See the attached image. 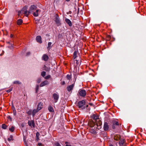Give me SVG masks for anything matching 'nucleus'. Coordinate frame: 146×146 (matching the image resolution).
I'll list each match as a JSON object with an SVG mask.
<instances>
[{
  "label": "nucleus",
  "instance_id": "f257e3e1",
  "mask_svg": "<svg viewBox=\"0 0 146 146\" xmlns=\"http://www.w3.org/2000/svg\"><path fill=\"white\" fill-rule=\"evenodd\" d=\"M28 7L27 6H25L23 7L21 11H19L18 15H20V14L21 13L24 14L27 17L29 15V12L27 10V9Z\"/></svg>",
  "mask_w": 146,
  "mask_h": 146
},
{
  "label": "nucleus",
  "instance_id": "f03ea898",
  "mask_svg": "<svg viewBox=\"0 0 146 146\" xmlns=\"http://www.w3.org/2000/svg\"><path fill=\"white\" fill-rule=\"evenodd\" d=\"M85 104V101L84 100H82L78 102L77 106L79 108H81L82 110H84L86 108V107L84 106Z\"/></svg>",
  "mask_w": 146,
  "mask_h": 146
},
{
  "label": "nucleus",
  "instance_id": "7ed1b4c3",
  "mask_svg": "<svg viewBox=\"0 0 146 146\" xmlns=\"http://www.w3.org/2000/svg\"><path fill=\"white\" fill-rule=\"evenodd\" d=\"M96 125L97 126V128L98 129L102 127V122L101 120L98 119L95 121Z\"/></svg>",
  "mask_w": 146,
  "mask_h": 146
},
{
  "label": "nucleus",
  "instance_id": "20e7f679",
  "mask_svg": "<svg viewBox=\"0 0 146 146\" xmlns=\"http://www.w3.org/2000/svg\"><path fill=\"white\" fill-rule=\"evenodd\" d=\"M78 94L80 96L82 97H84L86 94V92L84 90L80 89L78 91Z\"/></svg>",
  "mask_w": 146,
  "mask_h": 146
},
{
  "label": "nucleus",
  "instance_id": "39448f33",
  "mask_svg": "<svg viewBox=\"0 0 146 146\" xmlns=\"http://www.w3.org/2000/svg\"><path fill=\"white\" fill-rule=\"evenodd\" d=\"M54 21L57 26H59L61 25V23L59 17L57 15L56 16L55 19Z\"/></svg>",
  "mask_w": 146,
  "mask_h": 146
},
{
  "label": "nucleus",
  "instance_id": "423d86ee",
  "mask_svg": "<svg viewBox=\"0 0 146 146\" xmlns=\"http://www.w3.org/2000/svg\"><path fill=\"white\" fill-rule=\"evenodd\" d=\"M52 97L54 99V100L55 103H56L59 98L58 95L56 93H54L52 95Z\"/></svg>",
  "mask_w": 146,
  "mask_h": 146
},
{
  "label": "nucleus",
  "instance_id": "0eeeda50",
  "mask_svg": "<svg viewBox=\"0 0 146 146\" xmlns=\"http://www.w3.org/2000/svg\"><path fill=\"white\" fill-rule=\"evenodd\" d=\"M37 7L34 5H32L30 7L29 12V13L32 12H33L36 9Z\"/></svg>",
  "mask_w": 146,
  "mask_h": 146
},
{
  "label": "nucleus",
  "instance_id": "6e6552de",
  "mask_svg": "<svg viewBox=\"0 0 146 146\" xmlns=\"http://www.w3.org/2000/svg\"><path fill=\"white\" fill-rule=\"evenodd\" d=\"M119 125V123L117 121H114L112 125V128L114 129Z\"/></svg>",
  "mask_w": 146,
  "mask_h": 146
},
{
  "label": "nucleus",
  "instance_id": "1a4fd4ad",
  "mask_svg": "<svg viewBox=\"0 0 146 146\" xmlns=\"http://www.w3.org/2000/svg\"><path fill=\"white\" fill-rule=\"evenodd\" d=\"M74 84H72L71 85L68 86L67 87V89L68 91L69 92H70L73 89V88L74 86Z\"/></svg>",
  "mask_w": 146,
  "mask_h": 146
},
{
  "label": "nucleus",
  "instance_id": "9d476101",
  "mask_svg": "<svg viewBox=\"0 0 146 146\" xmlns=\"http://www.w3.org/2000/svg\"><path fill=\"white\" fill-rule=\"evenodd\" d=\"M109 128L108 123L107 122H105L104 126V129L105 131L108 130Z\"/></svg>",
  "mask_w": 146,
  "mask_h": 146
},
{
  "label": "nucleus",
  "instance_id": "9b49d317",
  "mask_svg": "<svg viewBox=\"0 0 146 146\" xmlns=\"http://www.w3.org/2000/svg\"><path fill=\"white\" fill-rule=\"evenodd\" d=\"M42 58V60L45 61H46L48 60L49 57L46 54H45L43 55Z\"/></svg>",
  "mask_w": 146,
  "mask_h": 146
},
{
  "label": "nucleus",
  "instance_id": "f8f14e48",
  "mask_svg": "<svg viewBox=\"0 0 146 146\" xmlns=\"http://www.w3.org/2000/svg\"><path fill=\"white\" fill-rule=\"evenodd\" d=\"M65 22L69 25L70 27H71L72 26V24L71 21L68 19L66 18L65 19Z\"/></svg>",
  "mask_w": 146,
  "mask_h": 146
},
{
  "label": "nucleus",
  "instance_id": "ddd939ff",
  "mask_svg": "<svg viewBox=\"0 0 146 146\" xmlns=\"http://www.w3.org/2000/svg\"><path fill=\"white\" fill-rule=\"evenodd\" d=\"M41 39L42 38L41 36H38L36 37V40L37 42L41 43L42 42Z\"/></svg>",
  "mask_w": 146,
  "mask_h": 146
},
{
  "label": "nucleus",
  "instance_id": "4468645a",
  "mask_svg": "<svg viewBox=\"0 0 146 146\" xmlns=\"http://www.w3.org/2000/svg\"><path fill=\"white\" fill-rule=\"evenodd\" d=\"M28 123L29 125L31 126H33V127H35V123L34 121L33 120H31V121H28Z\"/></svg>",
  "mask_w": 146,
  "mask_h": 146
},
{
  "label": "nucleus",
  "instance_id": "2eb2a0df",
  "mask_svg": "<svg viewBox=\"0 0 146 146\" xmlns=\"http://www.w3.org/2000/svg\"><path fill=\"white\" fill-rule=\"evenodd\" d=\"M49 84V82L47 80H45L42 82L40 85V87H42L43 86L45 85L48 84Z\"/></svg>",
  "mask_w": 146,
  "mask_h": 146
},
{
  "label": "nucleus",
  "instance_id": "dca6fc26",
  "mask_svg": "<svg viewBox=\"0 0 146 146\" xmlns=\"http://www.w3.org/2000/svg\"><path fill=\"white\" fill-rule=\"evenodd\" d=\"M125 142V140L123 139H121L119 142V144L120 146H123Z\"/></svg>",
  "mask_w": 146,
  "mask_h": 146
},
{
  "label": "nucleus",
  "instance_id": "f3484780",
  "mask_svg": "<svg viewBox=\"0 0 146 146\" xmlns=\"http://www.w3.org/2000/svg\"><path fill=\"white\" fill-rule=\"evenodd\" d=\"M42 103L41 102H40L38 104L37 109L40 110L42 109Z\"/></svg>",
  "mask_w": 146,
  "mask_h": 146
},
{
  "label": "nucleus",
  "instance_id": "a211bd4d",
  "mask_svg": "<svg viewBox=\"0 0 146 146\" xmlns=\"http://www.w3.org/2000/svg\"><path fill=\"white\" fill-rule=\"evenodd\" d=\"M120 136L119 135H115L114 137V139L115 140L118 141L120 139Z\"/></svg>",
  "mask_w": 146,
  "mask_h": 146
},
{
  "label": "nucleus",
  "instance_id": "6ab92c4d",
  "mask_svg": "<svg viewBox=\"0 0 146 146\" xmlns=\"http://www.w3.org/2000/svg\"><path fill=\"white\" fill-rule=\"evenodd\" d=\"M39 10L37 9L36 10L35 12H34L33 13V15L35 17H37L38 16V13Z\"/></svg>",
  "mask_w": 146,
  "mask_h": 146
},
{
  "label": "nucleus",
  "instance_id": "aec40b11",
  "mask_svg": "<svg viewBox=\"0 0 146 146\" xmlns=\"http://www.w3.org/2000/svg\"><path fill=\"white\" fill-rule=\"evenodd\" d=\"M39 110L37 109H34L32 112V115L33 117H34L36 113Z\"/></svg>",
  "mask_w": 146,
  "mask_h": 146
},
{
  "label": "nucleus",
  "instance_id": "412c9836",
  "mask_svg": "<svg viewBox=\"0 0 146 146\" xmlns=\"http://www.w3.org/2000/svg\"><path fill=\"white\" fill-rule=\"evenodd\" d=\"M92 118L96 120H98V116L95 115L94 114L92 116Z\"/></svg>",
  "mask_w": 146,
  "mask_h": 146
},
{
  "label": "nucleus",
  "instance_id": "4be33fe9",
  "mask_svg": "<svg viewBox=\"0 0 146 146\" xmlns=\"http://www.w3.org/2000/svg\"><path fill=\"white\" fill-rule=\"evenodd\" d=\"M44 70L46 71H49L50 70V68L49 66L47 67L45 65H44Z\"/></svg>",
  "mask_w": 146,
  "mask_h": 146
},
{
  "label": "nucleus",
  "instance_id": "5701e85b",
  "mask_svg": "<svg viewBox=\"0 0 146 146\" xmlns=\"http://www.w3.org/2000/svg\"><path fill=\"white\" fill-rule=\"evenodd\" d=\"M23 23V21L21 19H19L17 21V24L18 25H20L22 24Z\"/></svg>",
  "mask_w": 146,
  "mask_h": 146
},
{
  "label": "nucleus",
  "instance_id": "b1692460",
  "mask_svg": "<svg viewBox=\"0 0 146 146\" xmlns=\"http://www.w3.org/2000/svg\"><path fill=\"white\" fill-rule=\"evenodd\" d=\"M90 124H91V127H94L95 125H96L95 121L94 122V121H92L90 123Z\"/></svg>",
  "mask_w": 146,
  "mask_h": 146
},
{
  "label": "nucleus",
  "instance_id": "393cba45",
  "mask_svg": "<svg viewBox=\"0 0 146 146\" xmlns=\"http://www.w3.org/2000/svg\"><path fill=\"white\" fill-rule=\"evenodd\" d=\"M48 110L50 112H53L54 111L53 108L51 106H49Z\"/></svg>",
  "mask_w": 146,
  "mask_h": 146
},
{
  "label": "nucleus",
  "instance_id": "a878e982",
  "mask_svg": "<svg viewBox=\"0 0 146 146\" xmlns=\"http://www.w3.org/2000/svg\"><path fill=\"white\" fill-rule=\"evenodd\" d=\"M78 52V51H75L73 54V57L74 58V59H75L77 57V54Z\"/></svg>",
  "mask_w": 146,
  "mask_h": 146
},
{
  "label": "nucleus",
  "instance_id": "bb28decb",
  "mask_svg": "<svg viewBox=\"0 0 146 146\" xmlns=\"http://www.w3.org/2000/svg\"><path fill=\"white\" fill-rule=\"evenodd\" d=\"M9 130L11 132H13L14 130L15 127L13 126H12L11 128H9Z\"/></svg>",
  "mask_w": 146,
  "mask_h": 146
},
{
  "label": "nucleus",
  "instance_id": "cd10ccee",
  "mask_svg": "<svg viewBox=\"0 0 146 146\" xmlns=\"http://www.w3.org/2000/svg\"><path fill=\"white\" fill-rule=\"evenodd\" d=\"M7 140L9 141H10L11 140H13V136L11 135L9 137L8 139Z\"/></svg>",
  "mask_w": 146,
  "mask_h": 146
},
{
  "label": "nucleus",
  "instance_id": "c85d7f7f",
  "mask_svg": "<svg viewBox=\"0 0 146 146\" xmlns=\"http://www.w3.org/2000/svg\"><path fill=\"white\" fill-rule=\"evenodd\" d=\"M13 84H21V83L18 81H15L13 82Z\"/></svg>",
  "mask_w": 146,
  "mask_h": 146
},
{
  "label": "nucleus",
  "instance_id": "c756f323",
  "mask_svg": "<svg viewBox=\"0 0 146 146\" xmlns=\"http://www.w3.org/2000/svg\"><path fill=\"white\" fill-rule=\"evenodd\" d=\"M52 44V43L51 42H48V46L47 47V48L48 49V48H50L51 47V46Z\"/></svg>",
  "mask_w": 146,
  "mask_h": 146
},
{
  "label": "nucleus",
  "instance_id": "7c9ffc66",
  "mask_svg": "<svg viewBox=\"0 0 146 146\" xmlns=\"http://www.w3.org/2000/svg\"><path fill=\"white\" fill-rule=\"evenodd\" d=\"M54 145L55 146H61L60 144L57 142H55Z\"/></svg>",
  "mask_w": 146,
  "mask_h": 146
},
{
  "label": "nucleus",
  "instance_id": "2f4dec72",
  "mask_svg": "<svg viewBox=\"0 0 146 146\" xmlns=\"http://www.w3.org/2000/svg\"><path fill=\"white\" fill-rule=\"evenodd\" d=\"M46 72L44 71H43L41 73V75L43 77H44L46 75Z\"/></svg>",
  "mask_w": 146,
  "mask_h": 146
},
{
  "label": "nucleus",
  "instance_id": "473e14b6",
  "mask_svg": "<svg viewBox=\"0 0 146 146\" xmlns=\"http://www.w3.org/2000/svg\"><path fill=\"white\" fill-rule=\"evenodd\" d=\"M66 78L67 79L70 80L71 78V77L70 75L68 74L66 76Z\"/></svg>",
  "mask_w": 146,
  "mask_h": 146
},
{
  "label": "nucleus",
  "instance_id": "72a5a7b5",
  "mask_svg": "<svg viewBox=\"0 0 146 146\" xmlns=\"http://www.w3.org/2000/svg\"><path fill=\"white\" fill-rule=\"evenodd\" d=\"M2 128L5 129L6 128L7 126L5 124H3L2 125Z\"/></svg>",
  "mask_w": 146,
  "mask_h": 146
},
{
  "label": "nucleus",
  "instance_id": "f704fd0d",
  "mask_svg": "<svg viewBox=\"0 0 146 146\" xmlns=\"http://www.w3.org/2000/svg\"><path fill=\"white\" fill-rule=\"evenodd\" d=\"M32 110H29V111H27V113L29 115H31V114H32Z\"/></svg>",
  "mask_w": 146,
  "mask_h": 146
},
{
  "label": "nucleus",
  "instance_id": "c9c22d12",
  "mask_svg": "<svg viewBox=\"0 0 146 146\" xmlns=\"http://www.w3.org/2000/svg\"><path fill=\"white\" fill-rule=\"evenodd\" d=\"M39 86L38 85H37L36 86V93H37V92L38 91L39 89Z\"/></svg>",
  "mask_w": 146,
  "mask_h": 146
},
{
  "label": "nucleus",
  "instance_id": "e433bc0d",
  "mask_svg": "<svg viewBox=\"0 0 146 146\" xmlns=\"http://www.w3.org/2000/svg\"><path fill=\"white\" fill-rule=\"evenodd\" d=\"M41 78H39L37 80V83H39L41 81Z\"/></svg>",
  "mask_w": 146,
  "mask_h": 146
},
{
  "label": "nucleus",
  "instance_id": "4c0bfd02",
  "mask_svg": "<svg viewBox=\"0 0 146 146\" xmlns=\"http://www.w3.org/2000/svg\"><path fill=\"white\" fill-rule=\"evenodd\" d=\"M13 88H11L9 89V90H7L6 91V92L9 93L12 90Z\"/></svg>",
  "mask_w": 146,
  "mask_h": 146
},
{
  "label": "nucleus",
  "instance_id": "58836bf2",
  "mask_svg": "<svg viewBox=\"0 0 146 146\" xmlns=\"http://www.w3.org/2000/svg\"><path fill=\"white\" fill-rule=\"evenodd\" d=\"M13 114L14 115H16V110H15L14 108V109H13Z\"/></svg>",
  "mask_w": 146,
  "mask_h": 146
},
{
  "label": "nucleus",
  "instance_id": "ea45409f",
  "mask_svg": "<svg viewBox=\"0 0 146 146\" xmlns=\"http://www.w3.org/2000/svg\"><path fill=\"white\" fill-rule=\"evenodd\" d=\"M50 75H49L46 76L45 78L46 79H48L49 78H50Z\"/></svg>",
  "mask_w": 146,
  "mask_h": 146
},
{
  "label": "nucleus",
  "instance_id": "a19ab883",
  "mask_svg": "<svg viewBox=\"0 0 146 146\" xmlns=\"http://www.w3.org/2000/svg\"><path fill=\"white\" fill-rule=\"evenodd\" d=\"M40 135V134L39 132H37L36 133V137H39V136Z\"/></svg>",
  "mask_w": 146,
  "mask_h": 146
},
{
  "label": "nucleus",
  "instance_id": "79ce46f5",
  "mask_svg": "<svg viewBox=\"0 0 146 146\" xmlns=\"http://www.w3.org/2000/svg\"><path fill=\"white\" fill-rule=\"evenodd\" d=\"M26 137L23 135V141L24 142H26Z\"/></svg>",
  "mask_w": 146,
  "mask_h": 146
},
{
  "label": "nucleus",
  "instance_id": "37998d69",
  "mask_svg": "<svg viewBox=\"0 0 146 146\" xmlns=\"http://www.w3.org/2000/svg\"><path fill=\"white\" fill-rule=\"evenodd\" d=\"M107 37L108 38V40H110L111 38V36L110 35H108L107 36Z\"/></svg>",
  "mask_w": 146,
  "mask_h": 146
},
{
  "label": "nucleus",
  "instance_id": "c03bdc74",
  "mask_svg": "<svg viewBox=\"0 0 146 146\" xmlns=\"http://www.w3.org/2000/svg\"><path fill=\"white\" fill-rule=\"evenodd\" d=\"M68 142H67V141L65 142V144H66L65 146H71V145H67V144H68Z\"/></svg>",
  "mask_w": 146,
  "mask_h": 146
},
{
  "label": "nucleus",
  "instance_id": "a18cd8bd",
  "mask_svg": "<svg viewBox=\"0 0 146 146\" xmlns=\"http://www.w3.org/2000/svg\"><path fill=\"white\" fill-rule=\"evenodd\" d=\"M25 126V124L23 123H22L21 124V127L22 128L23 127Z\"/></svg>",
  "mask_w": 146,
  "mask_h": 146
},
{
  "label": "nucleus",
  "instance_id": "49530a36",
  "mask_svg": "<svg viewBox=\"0 0 146 146\" xmlns=\"http://www.w3.org/2000/svg\"><path fill=\"white\" fill-rule=\"evenodd\" d=\"M37 145L38 146H43V145L41 143H39Z\"/></svg>",
  "mask_w": 146,
  "mask_h": 146
},
{
  "label": "nucleus",
  "instance_id": "de8ad7c7",
  "mask_svg": "<svg viewBox=\"0 0 146 146\" xmlns=\"http://www.w3.org/2000/svg\"><path fill=\"white\" fill-rule=\"evenodd\" d=\"M61 84L62 85H64L65 84V81H63L62 82H61Z\"/></svg>",
  "mask_w": 146,
  "mask_h": 146
},
{
  "label": "nucleus",
  "instance_id": "09e8293b",
  "mask_svg": "<svg viewBox=\"0 0 146 146\" xmlns=\"http://www.w3.org/2000/svg\"><path fill=\"white\" fill-rule=\"evenodd\" d=\"M8 118L11 121H12V118L10 116H8Z\"/></svg>",
  "mask_w": 146,
  "mask_h": 146
},
{
  "label": "nucleus",
  "instance_id": "8fccbe9b",
  "mask_svg": "<svg viewBox=\"0 0 146 146\" xmlns=\"http://www.w3.org/2000/svg\"><path fill=\"white\" fill-rule=\"evenodd\" d=\"M75 61H76V63L77 65L78 64H79V62H78V61L76 60H75Z\"/></svg>",
  "mask_w": 146,
  "mask_h": 146
},
{
  "label": "nucleus",
  "instance_id": "3c124183",
  "mask_svg": "<svg viewBox=\"0 0 146 146\" xmlns=\"http://www.w3.org/2000/svg\"><path fill=\"white\" fill-rule=\"evenodd\" d=\"M30 54V52H28L27 53V56H28Z\"/></svg>",
  "mask_w": 146,
  "mask_h": 146
},
{
  "label": "nucleus",
  "instance_id": "603ef678",
  "mask_svg": "<svg viewBox=\"0 0 146 146\" xmlns=\"http://www.w3.org/2000/svg\"><path fill=\"white\" fill-rule=\"evenodd\" d=\"M8 47L9 48H13V45L11 44V46H8Z\"/></svg>",
  "mask_w": 146,
  "mask_h": 146
},
{
  "label": "nucleus",
  "instance_id": "864d4df0",
  "mask_svg": "<svg viewBox=\"0 0 146 146\" xmlns=\"http://www.w3.org/2000/svg\"><path fill=\"white\" fill-rule=\"evenodd\" d=\"M13 34H11V35H10V37H11V38H12V37H13Z\"/></svg>",
  "mask_w": 146,
  "mask_h": 146
},
{
  "label": "nucleus",
  "instance_id": "5fc2aeb1",
  "mask_svg": "<svg viewBox=\"0 0 146 146\" xmlns=\"http://www.w3.org/2000/svg\"><path fill=\"white\" fill-rule=\"evenodd\" d=\"M36 140L37 141H38V140H39V138L38 137H36Z\"/></svg>",
  "mask_w": 146,
  "mask_h": 146
},
{
  "label": "nucleus",
  "instance_id": "6e6d98bb",
  "mask_svg": "<svg viewBox=\"0 0 146 146\" xmlns=\"http://www.w3.org/2000/svg\"><path fill=\"white\" fill-rule=\"evenodd\" d=\"M70 0H66V1H70Z\"/></svg>",
  "mask_w": 146,
  "mask_h": 146
},
{
  "label": "nucleus",
  "instance_id": "4d7b16f0",
  "mask_svg": "<svg viewBox=\"0 0 146 146\" xmlns=\"http://www.w3.org/2000/svg\"><path fill=\"white\" fill-rule=\"evenodd\" d=\"M88 106V105H87L86 106V108Z\"/></svg>",
  "mask_w": 146,
  "mask_h": 146
},
{
  "label": "nucleus",
  "instance_id": "13d9d810",
  "mask_svg": "<svg viewBox=\"0 0 146 146\" xmlns=\"http://www.w3.org/2000/svg\"><path fill=\"white\" fill-rule=\"evenodd\" d=\"M109 146H113L112 145H110Z\"/></svg>",
  "mask_w": 146,
  "mask_h": 146
},
{
  "label": "nucleus",
  "instance_id": "bf43d9fd",
  "mask_svg": "<svg viewBox=\"0 0 146 146\" xmlns=\"http://www.w3.org/2000/svg\"><path fill=\"white\" fill-rule=\"evenodd\" d=\"M90 104L91 105H92V104L91 103Z\"/></svg>",
  "mask_w": 146,
  "mask_h": 146
}]
</instances>
